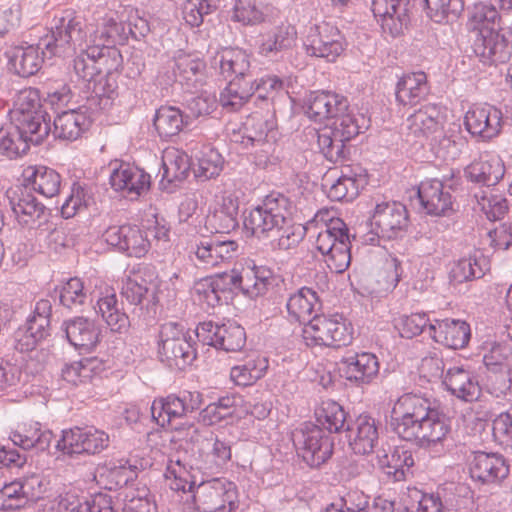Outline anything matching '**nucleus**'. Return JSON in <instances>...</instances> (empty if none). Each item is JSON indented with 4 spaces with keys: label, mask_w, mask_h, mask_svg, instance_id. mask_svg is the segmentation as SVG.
<instances>
[{
    "label": "nucleus",
    "mask_w": 512,
    "mask_h": 512,
    "mask_svg": "<svg viewBox=\"0 0 512 512\" xmlns=\"http://www.w3.org/2000/svg\"><path fill=\"white\" fill-rule=\"evenodd\" d=\"M184 106L187 110L186 116L189 117V123L200 118L211 115L217 108V99L215 95L204 92L186 99Z\"/></svg>",
    "instance_id": "obj_64"
},
{
    "label": "nucleus",
    "mask_w": 512,
    "mask_h": 512,
    "mask_svg": "<svg viewBox=\"0 0 512 512\" xmlns=\"http://www.w3.org/2000/svg\"><path fill=\"white\" fill-rule=\"evenodd\" d=\"M378 464L388 476L395 481H401L413 466L414 459L411 452L403 447H389L388 450L383 449L378 455Z\"/></svg>",
    "instance_id": "obj_43"
},
{
    "label": "nucleus",
    "mask_w": 512,
    "mask_h": 512,
    "mask_svg": "<svg viewBox=\"0 0 512 512\" xmlns=\"http://www.w3.org/2000/svg\"><path fill=\"white\" fill-rule=\"evenodd\" d=\"M11 125L33 145L41 144L51 132V118L45 110L10 116Z\"/></svg>",
    "instance_id": "obj_31"
},
{
    "label": "nucleus",
    "mask_w": 512,
    "mask_h": 512,
    "mask_svg": "<svg viewBox=\"0 0 512 512\" xmlns=\"http://www.w3.org/2000/svg\"><path fill=\"white\" fill-rule=\"evenodd\" d=\"M121 295L132 305L140 306L147 312L154 311L158 298L155 285L152 281H147L140 275L128 277L121 288Z\"/></svg>",
    "instance_id": "obj_39"
},
{
    "label": "nucleus",
    "mask_w": 512,
    "mask_h": 512,
    "mask_svg": "<svg viewBox=\"0 0 512 512\" xmlns=\"http://www.w3.org/2000/svg\"><path fill=\"white\" fill-rule=\"evenodd\" d=\"M475 56L484 65L507 63L512 57V42L507 29H488L476 35L472 44Z\"/></svg>",
    "instance_id": "obj_14"
},
{
    "label": "nucleus",
    "mask_w": 512,
    "mask_h": 512,
    "mask_svg": "<svg viewBox=\"0 0 512 512\" xmlns=\"http://www.w3.org/2000/svg\"><path fill=\"white\" fill-rule=\"evenodd\" d=\"M433 408L427 399L416 394H404L394 404L392 409V426L401 438L420 420L429 415Z\"/></svg>",
    "instance_id": "obj_20"
},
{
    "label": "nucleus",
    "mask_w": 512,
    "mask_h": 512,
    "mask_svg": "<svg viewBox=\"0 0 512 512\" xmlns=\"http://www.w3.org/2000/svg\"><path fill=\"white\" fill-rule=\"evenodd\" d=\"M267 369L265 359L260 357L250 359L242 365L232 367L230 371L231 380L239 386H248L260 379Z\"/></svg>",
    "instance_id": "obj_60"
},
{
    "label": "nucleus",
    "mask_w": 512,
    "mask_h": 512,
    "mask_svg": "<svg viewBox=\"0 0 512 512\" xmlns=\"http://www.w3.org/2000/svg\"><path fill=\"white\" fill-rule=\"evenodd\" d=\"M278 138L268 137L259 146L250 149L252 162L260 169H272L282 159V153L278 144Z\"/></svg>",
    "instance_id": "obj_59"
},
{
    "label": "nucleus",
    "mask_w": 512,
    "mask_h": 512,
    "mask_svg": "<svg viewBox=\"0 0 512 512\" xmlns=\"http://www.w3.org/2000/svg\"><path fill=\"white\" fill-rule=\"evenodd\" d=\"M190 170H192V163L187 154L177 153L167 156L162 161L160 190L174 193L187 179Z\"/></svg>",
    "instance_id": "obj_35"
},
{
    "label": "nucleus",
    "mask_w": 512,
    "mask_h": 512,
    "mask_svg": "<svg viewBox=\"0 0 512 512\" xmlns=\"http://www.w3.org/2000/svg\"><path fill=\"white\" fill-rule=\"evenodd\" d=\"M31 145L33 144L11 124L0 130V155L8 159H16L26 154Z\"/></svg>",
    "instance_id": "obj_58"
},
{
    "label": "nucleus",
    "mask_w": 512,
    "mask_h": 512,
    "mask_svg": "<svg viewBox=\"0 0 512 512\" xmlns=\"http://www.w3.org/2000/svg\"><path fill=\"white\" fill-rule=\"evenodd\" d=\"M505 165L496 153L484 152L464 168L467 182L478 187L496 186L505 175Z\"/></svg>",
    "instance_id": "obj_21"
},
{
    "label": "nucleus",
    "mask_w": 512,
    "mask_h": 512,
    "mask_svg": "<svg viewBox=\"0 0 512 512\" xmlns=\"http://www.w3.org/2000/svg\"><path fill=\"white\" fill-rule=\"evenodd\" d=\"M253 98L251 81H228L220 92L219 103L227 112H237Z\"/></svg>",
    "instance_id": "obj_49"
},
{
    "label": "nucleus",
    "mask_w": 512,
    "mask_h": 512,
    "mask_svg": "<svg viewBox=\"0 0 512 512\" xmlns=\"http://www.w3.org/2000/svg\"><path fill=\"white\" fill-rule=\"evenodd\" d=\"M302 338L307 346L339 348L353 339V327L342 315H315L304 324Z\"/></svg>",
    "instance_id": "obj_6"
},
{
    "label": "nucleus",
    "mask_w": 512,
    "mask_h": 512,
    "mask_svg": "<svg viewBox=\"0 0 512 512\" xmlns=\"http://www.w3.org/2000/svg\"><path fill=\"white\" fill-rule=\"evenodd\" d=\"M431 93L427 74L423 71L403 73L395 84L397 105L412 108L425 101Z\"/></svg>",
    "instance_id": "obj_25"
},
{
    "label": "nucleus",
    "mask_w": 512,
    "mask_h": 512,
    "mask_svg": "<svg viewBox=\"0 0 512 512\" xmlns=\"http://www.w3.org/2000/svg\"><path fill=\"white\" fill-rule=\"evenodd\" d=\"M443 384L454 396L464 401H473L479 397L480 387L471 372L462 367L449 368Z\"/></svg>",
    "instance_id": "obj_41"
},
{
    "label": "nucleus",
    "mask_w": 512,
    "mask_h": 512,
    "mask_svg": "<svg viewBox=\"0 0 512 512\" xmlns=\"http://www.w3.org/2000/svg\"><path fill=\"white\" fill-rule=\"evenodd\" d=\"M304 47L306 54L311 57L335 62L346 50L347 41L336 25L323 21L309 28Z\"/></svg>",
    "instance_id": "obj_10"
},
{
    "label": "nucleus",
    "mask_w": 512,
    "mask_h": 512,
    "mask_svg": "<svg viewBox=\"0 0 512 512\" xmlns=\"http://www.w3.org/2000/svg\"><path fill=\"white\" fill-rule=\"evenodd\" d=\"M126 24L117 17L106 15L94 34L93 44H107L116 47L128 42Z\"/></svg>",
    "instance_id": "obj_51"
},
{
    "label": "nucleus",
    "mask_w": 512,
    "mask_h": 512,
    "mask_svg": "<svg viewBox=\"0 0 512 512\" xmlns=\"http://www.w3.org/2000/svg\"><path fill=\"white\" fill-rule=\"evenodd\" d=\"M36 512H114V509L107 495H97L89 502L66 494L58 499L40 501Z\"/></svg>",
    "instance_id": "obj_26"
},
{
    "label": "nucleus",
    "mask_w": 512,
    "mask_h": 512,
    "mask_svg": "<svg viewBox=\"0 0 512 512\" xmlns=\"http://www.w3.org/2000/svg\"><path fill=\"white\" fill-rule=\"evenodd\" d=\"M297 38V31L290 24H280L262 32L257 37V52L267 58L292 48Z\"/></svg>",
    "instance_id": "obj_30"
},
{
    "label": "nucleus",
    "mask_w": 512,
    "mask_h": 512,
    "mask_svg": "<svg viewBox=\"0 0 512 512\" xmlns=\"http://www.w3.org/2000/svg\"><path fill=\"white\" fill-rule=\"evenodd\" d=\"M51 310L49 300L41 299L36 303L34 312L25 325L36 338L43 340L49 335Z\"/></svg>",
    "instance_id": "obj_62"
},
{
    "label": "nucleus",
    "mask_w": 512,
    "mask_h": 512,
    "mask_svg": "<svg viewBox=\"0 0 512 512\" xmlns=\"http://www.w3.org/2000/svg\"><path fill=\"white\" fill-rule=\"evenodd\" d=\"M500 20V13L492 4L479 2L468 9V24L472 30H478V33L496 29L494 26L499 24Z\"/></svg>",
    "instance_id": "obj_57"
},
{
    "label": "nucleus",
    "mask_w": 512,
    "mask_h": 512,
    "mask_svg": "<svg viewBox=\"0 0 512 512\" xmlns=\"http://www.w3.org/2000/svg\"><path fill=\"white\" fill-rule=\"evenodd\" d=\"M80 80L83 85L81 98L87 101L89 109H108L118 97V77L114 74L101 73Z\"/></svg>",
    "instance_id": "obj_23"
},
{
    "label": "nucleus",
    "mask_w": 512,
    "mask_h": 512,
    "mask_svg": "<svg viewBox=\"0 0 512 512\" xmlns=\"http://www.w3.org/2000/svg\"><path fill=\"white\" fill-rule=\"evenodd\" d=\"M408 223V211L404 204L396 201L377 204L370 217V231L378 234V240L375 242V246H370L371 249L377 250V246H379L387 250L384 245L380 244L381 239L397 237L408 227Z\"/></svg>",
    "instance_id": "obj_11"
},
{
    "label": "nucleus",
    "mask_w": 512,
    "mask_h": 512,
    "mask_svg": "<svg viewBox=\"0 0 512 512\" xmlns=\"http://www.w3.org/2000/svg\"><path fill=\"white\" fill-rule=\"evenodd\" d=\"M188 412L186 400L174 395L155 399L151 405L152 418L163 428L177 423Z\"/></svg>",
    "instance_id": "obj_44"
},
{
    "label": "nucleus",
    "mask_w": 512,
    "mask_h": 512,
    "mask_svg": "<svg viewBox=\"0 0 512 512\" xmlns=\"http://www.w3.org/2000/svg\"><path fill=\"white\" fill-rule=\"evenodd\" d=\"M444 122L443 106L437 103H429L421 106L417 111L407 118L408 135L413 136L422 143V139L431 138L436 142L439 137V150L436 152L439 156L442 148H447L454 144L449 137L442 135Z\"/></svg>",
    "instance_id": "obj_9"
},
{
    "label": "nucleus",
    "mask_w": 512,
    "mask_h": 512,
    "mask_svg": "<svg viewBox=\"0 0 512 512\" xmlns=\"http://www.w3.org/2000/svg\"><path fill=\"white\" fill-rule=\"evenodd\" d=\"M426 16L437 24H452L464 11L463 0H423Z\"/></svg>",
    "instance_id": "obj_47"
},
{
    "label": "nucleus",
    "mask_w": 512,
    "mask_h": 512,
    "mask_svg": "<svg viewBox=\"0 0 512 512\" xmlns=\"http://www.w3.org/2000/svg\"><path fill=\"white\" fill-rule=\"evenodd\" d=\"M464 127L471 137L490 142L502 132L504 118L501 109L491 104H474L464 115Z\"/></svg>",
    "instance_id": "obj_12"
},
{
    "label": "nucleus",
    "mask_w": 512,
    "mask_h": 512,
    "mask_svg": "<svg viewBox=\"0 0 512 512\" xmlns=\"http://www.w3.org/2000/svg\"><path fill=\"white\" fill-rule=\"evenodd\" d=\"M458 183L450 179L427 178L422 180L416 189L412 204L418 212L433 217H445L452 214L456 197L453 194Z\"/></svg>",
    "instance_id": "obj_5"
},
{
    "label": "nucleus",
    "mask_w": 512,
    "mask_h": 512,
    "mask_svg": "<svg viewBox=\"0 0 512 512\" xmlns=\"http://www.w3.org/2000/svg\"><path fill=\"white\" fill-rule=\"evenodd\" d=\"M196 335L204 344L214 346L225 351H238L246 341L244 329L235 322L222 325L211 321L202 322L197 326Z\"/></svg>",
    "instance_id": "obj_19"
},
{
    "label": "nucleus",
    "mask_w": 512,
    "mask_h": 512,
    "mask_svg": "<svg viewBox=\"0 0 512 512\" xmlns=\"http://www.w3.org/2000/svg\"><path fill=\"white\" fill-rule=\"evenodd\" d=\"M135 471L131 465L108 463L97 469L95 478L107 490H116L133 479Z\"/></svg>",
    "instance_id": "obj_50"
},
{
    "label": "nucleus",
    "mask_w": 512,
    "mask_h": 512,
    "mask_svg": "<svg viewBox=\"0 0 512 512\" xmlns=\"http://www.w3.org/2000/svg\"><path fill=\"white\" fill-rule=\"evenodd\" d=\"M251 54L239 47H223L214 57V65L219 75L227 81H250L254 70L251 67Z\"/></svg>",
    "instance_id": "obj_22"
},
{
    "label": "nucleus",
    "mask_w": 512,
    "mask_h": 512,
    "mask_svg": "<svg viewBox=\"0 0 512 512\" xmlns=\"http://www.w3.org/2000/svg\"><path fill=\"white\" fill-rule=\"evenodd\" d=\"M250 81L255 104L261 107L271 105L274 96L285 89L284 80L277 75H264L256 78L253 74Z\"/></svg>",
    "instance_id": "obj_53"
},
{
    "label": "nucleus",
    "mask_w": 512,
    "mask_h": 512,
    "mask_svg": "<svg viewBox=\"0 0 512 512\" xmlns=\"http://www.w3.org/2000/svg\"><path fill=\"white\" fill-rule=\"evenodd\" d=\"M429 329L436 342L452 349L465 347L470 339L469 325L460 320H436Z\"/></svg>",
    "instance_id": "obj_36"
},
{
    "label": "nucleus",
    "mask_w": 512,
    "mask_h": 512,
    "mask_svg": "<svg viewBox=\"0 0 512 512\" xmlns=\"http://www.w3.org/2000/svg\"><path fill=\"white\" fill-rule=\"evenodd\" d=\"M331 126L318 132L317 143L323 156L332 163L343 162L350 156L348 143L366 128L365 118L349 110L332 118Z\"/></svg>",
    "instance_id": "obj_4"
},
{
    "label": "nucleus",
    "mask_w": 512,
    "mask_h": 512,
    "mask_svg": "<svg viewBox=\"0 0 512 512\" xmlns=\"http://www.w3.org/2000/svg\"><path fill=\"white\" fill-rule=\"evenodd\" d=\"M65 332L69 342L76 348L90 350L97 344L100 331L94 321L78 317L66 323Z\"/></svg>",
    "instance_id": "obj_45"
},
{
    "label": "nucleus",
    "mask_w": 512,
    "mask_h": 512,
    "mask_svg": "<svg viewBox=\"0 0 512 512\" xmlns=\"http://www.w3.org/2000/svg\"><path fill=\"white\" fill-rule=\"evenodd\" d=\"M268 137H279L275 117L258 112L250 114L238 130L234 129L231 133V141L239 144L245 150L259 146Z\"/></svg>",
    "instance_id": "obj_18"
},
{
    "label": "nucleus",
    "mask_w": 512,
    "mask_h": 512,
    "mask_svg": "<svg viewBox=\"0 0 512 512\" xmlns=\"http://www.w3.org/2000/svg\"><path fill=\"white\" fill-rule=\"evenodd\" d=\"M122 66L120 50L107 44L89 45L73 59V70L78 79H91L101 73L118 77Z\"/></svg>",
    "instance_id": "obj_7"
},
{
    "label": "nucleus",
    "mask_w": 512,
    "mask_h": 512,
    "mask_svg": "<svg viewBox=\"0 0 512 512\" xmlns=\"http://www.w3.org/2000/svg\"><path fill=\"white\" fill-rule=\"evenodd\" d=\"M292 201L280 192H271L262 203L243 214V228L246 236L261 238L269 231H283L278 238L280 250L296 246L304 237L305 229L292 225Z\"/></svg>",
    "instance_id": "obj_2"
},
{
    "label": "nucleus",
    "mask_w": 512,
    "mask_h": 512,
    "mask_svg": "<svg viewBox=\"0 0 512 512\" xmlns=\"http://www.w3.org/2000/svg\"><path fill=\"white\" fill-rule=\"evenodd\" d=\"M192 172L197 182H206L219 177L225 166L222 154L211 144H202L195 153Z\"/></svg>",
    "instance_id": "obj_34"
},
{
    "label": "nucleus",
    "mask_w": 512,
    "mask_h": 512,
    "mask_svg": "<svg viewBox=\"0 0 512 512\" xmlns=\"http://www.w3.org/2000/svg\"><path fill=\"white\" fill-rule=\"evenodd\" d=\"M348 432L349 445L356 454L365 455L374 450L379 437L374 418L360 415Z\"/></svg>",
    "instance_id": "obj_37"
},
{
    "label": "nucleus",
    "mask_w": 512,
    "mask_h": 512,
    "mask_svg": "<svg viewBox=\"0 0 512 512\" xmlns=\"http://www.w3.org/2000/svg\"><path fill=\"white\" fill-rule=\"evenodd\" d=\"M377 235L376 232L369 231L361 236L356 234L351 236L348 226L340 218L331 219L324 231V238L335 244L334 249L338 254H347V256H352L353 253L360 256H392L384 247L377 246V250L371 249L370 246H375V242L378 240Z\"/></svg>",
    "instance_id": "obj_8"
},
{
    "label": "nucleus",
    "mask_w": 512,
    "mask_h": 512,
    "mask_svg": "<svg viewBox=\"0 0 512 512\" xmlns=\"http://www.w3.org/2000/svg\"><path fill=\"white\" fill-rule=\"evenodd\" d=\"M160 354L168 366L180 370L191 364L196 357L194 348L186 338L162 345Z\"/></svg>",
    "instance_id": "obj_54"
},
{
    "label": "nucleus",
    "mask_w": 512,
    "mask_h": 512,
    "mask_svg": "<svg viewBox=\"0 0 512 512\" xmlns=\"http://www.w3.org/2000/svg\"><path fill=\"white\" fill-rule=\"evenodd\" d=\"M318 306L316 292L307 287H303L291 295L287 302L289 315L300 322L307 320Z\"/></svg>",
    "instance_id": "obj_55"
},
{
    "label": "nucleus",
    "mask_w": 512,
    "mask_h": 512,
    "mask_svg": "<svg viewBox=\"0 0 512 512\" xmlns=\"http://www.w3.org/2000/svg\"><path fill=\"white\" fill-rule=\"evenodd\" d=\"M165 479L174 491H192L194 482L180 459H170ZM193 501L202 512H233L237 507V490L233 483L218 479L200 483L193 490Z\"/></svg>",
    "instance_id": "obj_3"
},
{
    "label": "nucleus",
    "mask_w": 512,
    "mask_h": 512,
    "mask_svg": "<svg viewBox=\"0 0 512 512\" xmlns=\"http://www.w3.org/2000/svg\"><path fill=\"white\" fill-rule=\"evenodd\" d=\"M88 107L79 106L57 113L51 132L55 139L75 141L91 126L92 119L87 114Z\"/></svg>",
    "instance_id": "obj_27"
},
{
    "label": "nucleus",
    "mask_w": 512,
    "mask_h": 512,
    "mask_svg": "<svg viewBox=\"0 0 512 512\" xmlns=\"http://www.w3.org/2000/svg\"><path fill=\"white\" fill-rule=\"evenodd\" d=\"M317 422L329 432H338L344 426L346 413L334 401H325L316 411Z\"/></svg>",
    "instance_id": "obj_63"
},
{
    "label": "nucleus",
    "mask_w": 512,
    "mask_h": 512,
    "mask_svg": "<svg viewBox=\"0 0 512 512\" xmlns=\"http://www.w3.org/2000/svg\"><path fill=\"white\" fill-rule=\"evenodd\" d=\"M273 272L265 266H256L242 269L241 272L232 271L231 282L239 286L248 296L254 298L263 295L271 283Z\"/></svg>",
    "instance_id": "obj_40"
},
{
    "label": "nucleus",
    "mask_w": 512,
    "mask_h": 512,
    "mask_svg": "<svg viewBox=\"0 0 512 512\" xmlns=\"http://www.w3.org/2000/svg\"><path fill=\"white\" fill-rule=\"evenodd\" d=\"M293 437L303 459L311 466L321 465L332 455L333 443L329 435L317 425L306 424Z\"/></svg>",
    "instance_id": "obj_17"
},
{
    "label": "nucleus",
    "mask_w": 512,
    "mask_h": 512,
    "mask_svg": "<svg viewBox=\"0 0 512 512\" xmlns=\"http://www.w3.org/2000/svg\"><path fill=\"white\" fill-rule=\"evenodd\" d=\"M412 7L411 0H372L371 10L383 34L395 38L410 23Z\"/></svg>",
    "instance_id": "obj_16"
},
{
    "label": "nucleus",
    "mask_w": 512,
    "mask_h": 512,
    "mask_svg": "<svg viewBox=\"0 0 512 512\" xmlns=\"http://www.w3.org/2000/svg\"><path fill=\"white\" fill-rule=\"evenodd\" d=\"M61 185L62 176L55 169L44 165H35L24 170L21 187L45 198H53L60 193Z\"/></svg>",
    "instance_id": "obj_28"
},
{
    "label": "nucleus",
    "mask_w": 512,
    "mask_h": 512,
    "mask_svg": "<svg viewBox=\"0 0 512 512\" xmlns=\"http://www.w3.org/2000/svg\"><path fill=\"white\" fill-rule=\"evenodd\" d=\"M239 199L234 195L223 196L219 207L206 217V227L212 233L229 234L239 227Z\"/></svg>",
    "instance_id": "obj_33"
},
{
    "label": "nucleus",
    "mask_w": 512,
    "mask_h": 512,
    "mask_svg": "<svg viewBox=\"0 0 512 512\" xmlns=\"http://www.w3.org/2000/svg\"><path fill=\"white\" fill-rule=\"evenodd\" d=\"M449 432L450 425L446 416L438 410L432 409L427 417L415 424L401 438L406 441H414L422 447H430L442 442Z\"/></svg>",
    "instance_id": "obj_24"
},
{
    "label": "nucleus",
    "mask_w": 512,
    "mask_h": 512,
    "mask_svg": "<svg viewBox=\"0 0 512 512\" xmlns=\"http://www.w3.org/2000/svg\"><path fill=\"white\" fill-rule=\"evenodd\" d=\"M110 166L109 183L114 191L126 198L137 199L150 190L151 176L144 169L123 160H115Z\"/></svg>",
    "instance_id": "obj_13"
},
{
    "label": "nucleus",
    "mask_w": 512,
    "mask_h": 512,
    "mask_svg": "<svg viewBox=\"0 0 512 512\" xmlns=\"http://www.w3.org/2000/svg\"><path fill=\"white\" fill-rule=\"evenodd\" d=\"M86 428L74 427L62 432L56 449L64 455H87Z\"/></svg>",
    "instance_id": "obj_61"
},
{
    "label": "nucleus",
    "mask_w": 512,
    "mask_h": 512,
    "mask_svg": "<svg viewBox=\"0 0 512 512\" xmlns=\"http://www.w3.org/2000/svg\"><path fill=\"white\" fill-rule=\"evenodd\" d=\"M399 278L397 259L393 258L388 262L385 271L366 279L363 289L367 295L381 297L396 287Z\"/></svg>",
    "instance_id": "obj_52"
},
{
    "label": "nucleus",
    "mask_w": 512,
    "mask_h": 512,
    "mask_svg": "<svg viewBox=\"0 0 512 512\" xmlns=\"http://www.w3.org/2000/svg\"><path fill=\"white\" fill-rule=\"evenodd\" d=\"M173 62L180 76V84L190 88L201 83L206 71V62L200 52L178 50L173 56Z\"/></svg>",
    "instance_id": "obj_38"
},
{
    "label": "nucleus",
    "mask_w": 512,
    "mask_h": 512,
    "mask_svg": "<svg viewBox=\"0 0 512 512\" xmlns=\"http://www.w3.org/2000/svg\"><path fill=\"white\" fill-rule=\"evenodd\" d=\"M342 362L346 365L348 378L362 383L370 382L379 371L376 356L367 352L348 355L343 358Z\"/></svg>",
    "instance_id": "obj_46"
},
{
    "label": "nucleus",
    "mask_w": 512,
    "mask_h": 512,
    "mask_svg": "<svg viewBox=\"0 0 512 512\" xmlns=\"http://www.w3.org/2000/svg\"><path fill=\"white\" fill-rule=\"evenodd\" d=\"M98 313L113 332L125 333L130 327L128 316L119 307L115 293L107 294L97 301Z\"/></svg>",
    "instance_id": "obj_48"
},
{
    "label": "nucleus",
    "mask_w": 512,
    "mask_h": 512,
    "mask_svg": "<svg viewBox=\"0 0 512 512\" xmlns=\"http://www.w3.org/2000/svg\"><path fill=\"white\" fill-rule=\"evenodd\" d=\"M470 473L472 478L490 484L505 479L509 474V467L501 455L476 452L470 464Z\"/></svg>",
    "instance_id": "obj_32"
},
{
    "label": "nucleus",
    "mask_w": 512,
    "mask_h": 512,
    "mask_svg": "<svg viewBox=\"0 0 512 512\" xmlns=\"http://www.w3.org/2000/svg\"><path fill=\"white\" fill-rule=\"evenodd\" d=\"M153 127L162 141H174L179 134L191 125L189 117L178 106L161 105L155 110Z\"/></svg>",
    "instance_id": "obj_29"
},
{
    "label": "nucleus",
    "mask_w": 512,
    "mask_h": 512,
    "mask_svg": "<svg viewBox=\"0 0 512 512\" xmlns=\"http://www.w3.org/2000/svg\"><path fill=\"white\" fill-rule=\"evenodd\" d=\"M302 108L311 121L323 123L339 113L347 112L350 103L346 96L335 91L314 90L305 95Z\"/></svg>",
    "instance_id": "obj_15"
},
{
    "label": "nucleus",
    "mask_w": 512,
    "mask_h": 512,
    "mask_svg": "<svg viewBox=\"0 0 512 512\" xmlns=\"http://www.w3.org/2000/svg\"><path fill=\"white\" fill-rule=\"evenodd\" d=\"M490 270L489 258H460L455 262L450 272L452 281H464L481 278Z\"/></svg>",
    "instance_id": "obj_56"
},
{
    "label": "nucleus",
    "mask_w": 512,
    "mask_h": 512,
    "mask_svg": "<svg viewBox=\"0 0 512 512\" xmlns=\"http://www.w3.org/2000/svg\"><path fill=\"white\" fill-rule=\"evenodd\" d=\"M367 181L364 175L349 166L341 170V175L331 184L327 196L332 201H352L364 188Z\"/></svg>",
    "instance_id": "obj_42"
},
{
    "label": "nucleus",
    "mask_w": 512,
    "mask_h": 512,
    "mask_svg": "<svg viewBox=\"0 0 512 512\" xmlns=\"http://www.w3.org/2000/svg\"><path fill=\"white\" fill-rule=\"evenodd\" d=\"M81 21L66 12L62 17H55L47 34L40 37L36 44L16 47L9 63L20 77L35 75L42 68L45 60L62 57L72 49L73 42L81 39Z\"/></svg>",
    "instance_id": "obj_1"
}]
</instances>
